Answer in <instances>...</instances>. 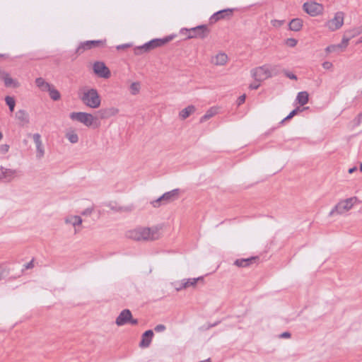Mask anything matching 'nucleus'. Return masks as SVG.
Masks as SVG:
<instances>
[{
    "mask_svg": "<svg viewBox=\"0 0 362 362\" xmlns=\"http://www.w3.org/2000/svg\"><path fill=\"white\" fill-rule=\"evenodd\" d=\"M33 139L36 147V157L41 159L45 156V148L40 134L36 133L33 135Z\"/></svg>",
    "mask_w": 362,
    "mask_h": 362,
    "instance_id": "a211bd4d",
    "label": "nucleus"
},
{
    "mask_svg": "<svg viewBox=\"0 0 362 362\" xmlns=\"http://www.w3.org/2000/svg\"><path fill=\"white\" fill-rule=\"evenodd\" d=\"M362 42V36L360 37V39L358 40V41L357 42V44L358 43H361Z\"/></svg>",
    "mask_w": 362,
    "mask_h": 362,
    "instance_id": "864d4df0",
    "label": "nucleus"
},
{
    "mask_svg": "<svg viewBox=\"0 0 362 362\" xmlns=\"http://www.w3.org/2000/svg\"><path fill=\"white\" fill-rule=\"evenodd\" d=\"M303 11L311 17L321 16L325 13V6L322 4L315 0L305 1L302 6Z\"/></svg>",
    "mask_w": 362,
    "mask_h": 362,
    "instance_id": "6e6552de",
    "label": "nucleus"
},
{
    "mask_svg": "<svg viewBox=\"0 0 362 362\" xmlns=\"http://www.w3.org/2000/svg\"><path fill=\"white\" fill-rule=\"evenodd\" d=\"M322 66L325 70L332 71L333 69V64L329 61H325L322 64Z\"/></svg>",
    "mask_w": 362,
    "mask_h": 362,
    "instance_id": "a19ab883",
    "label": "nucleus"
},
{
    "mask_svg": "<svg viewBox=\"0 0 362 362\" xmlns=\"http://www.w3.org/2000/svg\"><path fill=\"white\" fill-rule=\"evenodd\" d=\"M280 337L281 338H286V339H288L291 337V334L288 332H283L282 334H280Z\"/></svg>",
    "mask_w": 362,
    "mask_h": 362,
    "instance_id": "de8ad7c7",
    "label": "nucleus"
},
{
    "mask_svg": "<svg viewBox=\"0 0 362 362\" xmlns=\"http://www.w3.org/2000/svg\"><path fill=\"white\" fill-rule=\"evenodd\" d=\"M356 170V167L351 168L349 169V173H353Z\"/></svg>",
    "mask_w": 362,
    "mask_h": 362,
    "instance_id": "603ef678",
    "label": "nucleus"
},
{
    "mask_svg": "<svg viewBox=\"0 0 362 362\" xmlns=\"http://www.w3.org/2000/svg\"><path fill=\"white\" fill-rule=\"evenodd\" d=\"M129 47H130V45H128V44L120 45L117 46V49L119 50V49H125Z\"/></svg>",
    "mask_w": 362,
    "mask_h": 362,
    "instance_id": "09e8293b",
    "label": "nucleus"
},
{
    "mask_svg": "<svg viewBox=\"0 0 362 362\" xmlns=\"http://www.w3.org/2000/svg\"><path fill=\"white\" fill-rule=\"evenodd\" d=\"M180 34L185 35L187 39L192 38H205L209 33V30L206 25H202L192 28H182L180 30Z\"/></svg>",
    "mask_w": 362,
    "mask_h": 362,
    "instance_id": "0eeeda50",
    "label": "nucleus"
},
{
    "mask_svg": "<svg viewBox=\"0 0 362 362\" xmlns=\"http://www.w3.org/2000/svg\"><path fill=\"white\" fill-rule=\"evenodd\" d=\"M115 323L117 326H122L127 323L136 325L138 321L132 317V313L129 310L125 309L123 310L116 318Z\"/></svg>",
    "mask_w": 362,
    "mask_h": 362,
    "instance_id": "f8f14e48",
    "label": "nucleus"
},
{
    "mask_svg": "<svg viewBox=\"0 0 362 362\" xmlns=\"http://www.w3.org/2000/svg\"><path fill=\"white\" fill-rule=\"evenodd\" d=\"M349 41L348 39L343 35L341 42L336 45L338 52L345 51L349 45Z\"/></svg>",
    "mask_w": 362,
    "mask_h": 362,
    "instance_id": "72a5a7b5",
    "label": "nucleus"
},
{
    "mask_svg": "<svg viewBox=\"0 0 362 362\" xmlns=\"http://www.w3.org/2000/svg\"><path fill=\"white\" fill-rule=\"evenodd\" d=\"M233 11L231 9H225L220 11L216 12L211 17V20L216 21H219L220 19L224 18L226 16H229L232 14Z\"/></svg>",
    "mask_w": 362,
    "mask_h": 362,
    "instance_id": "a878e982",
    "label": "nucleus"
},
{
    "mask_svg": "<svg viewBox=\"0 0 362 362\" xmlns=\"http://www.w3.org/2000/svg\"><path fill=\"white\" fill-rule=\"evenodd\" d=\"M256 257H250L247 259H240L235 261L234 264L238 267H246L252 264Z\"/></svg>",
    "mask_w": 362,
    "mask_h": 362,
    "instance_id": "bb28decb",
    "label": "nucleus"
},
{
    "mask_svg": "<svg viewBox=\"0 0 362 362\" xmlns=\"http://www.w3.org/2000/svg\"><path fill=\"white\" fill-rule=\"evenodd\" d=\"M298 44V40L295 38L290 37L285 40V45L288 47H295Z\"/></svg>",
    "mask_w": 362,
    "mask_h": 362,
    "instance_id": "4c0bfd02",
    "label": "nucleus"
},
{
    "mask_svg": "<svg viewBox=\"0 0 362 362\" xmlns=\"http://www.w3.org/2000/svg\"><path fill=\"white\" fill-rule=\"evenodd\" d=\"M3 56L2 54H0V57Z\"/></svg>",
    "mask_w": 362,
    "mask_h": 362,
    "instance_id": "13d9d810",
    "label": "nucleus"
},
{
    "mask_svg": "<svg viewBox=\"0 0 362 362\" xmlns=\"http://www.w3.org/2000/svg\"><path fill=\"white\" fill-rule=\"evenodd\" d=\"M36 86L42 91H46L49 88L52 84L47 82L43 78L38 77L35 80Z\"/></svg>",
    "mask_w": 362,
    "mask_h": 362,
    "instance_id": "393cba45",
    "label": "nucleus"
},
{
    "mask_svg": "<svg viewBox=\"0 0 362 362\" xmlns=\"http://www.w3.org/2000/svg\"><path fill=\"white\" fill-rule=\"evenodd\" d=\"M100 112H101L103 115V117L107 118L118 115L119 112V110L116 107H109L101 110Z\"/></svg>",
    "mask_w": 362,
    "mask_h": 362,
    "instance_id": "b1692460",
    "label": "nucleus"
},
{
    "mask_svg": "<svg viewBox=\"0 0 362 362\" xmlns=\"http://www.w3.org/2000/svg\"><path fill=\"white\" fill-rule=\"evenodd\" d=\"M105 40H88L81 42L77 47L76 52L81 54L86 50L93 48L103 47L105 45Z\"/></svg>",
    "mask_w": 362,
    "mask_h": 362,
    "instance_id": "ddd939ff",
    "label": "nucleus"
},
{
    "mask_svg": "<svg viewBox=\"0 0 362 362\" xmlns=\"http://www.w3.org/2000/svg\"><path fill=\"white\" fill-rule=\"evenodd\" d=\"M5 102L6 105L8 106L10 111L13 112L14 110V107L16 105L15 99L11 96H6L5 98Z\"/></svg>",
    "mask_w": 362,
    "mask_h": 362,
    "instance_id": "f704fd0d",
    "label": "nucleus"
},
{
    "mask_svg": "<svg viewBox=\"0 0 362 362\" xmlns=\"http://www.w3.org/2000/svg\"><path fill=\"white\" fill-rule=\"evenodd\" d=\"M129 238L136 240H153L160 236V228L153 226L152 228H136L127 232Z\"/></svg>",
    "mask_w": 362,
    "mask_h": 362,
    "instance_id": "f257e3e1",
    "label": "nucleus"
},
{
    "mask_svg": "<svg viewBox=\"0 0 362 362\" xmlns=\"http://www.w3.org/2000/svg\"><path fill=\"white\" fill-rule=\"evenodd\" d=\"M245 98H246V96L245 95H240L238 98V100H237V103L238 105H240L241 104H243L245 101Z\"/></svg>",
    "mask_w": 362,
    "mask_h": 362,
    "instance_id": "c03bdc74",
    "label": "nucleus"
},
{
    "mask_svg": "<svg viewBox=\"0 0 362 362\" xmlns=\"http://www.w3.org/2000/svg\"><path fill=\"white\" fill-rule=\"evenodd\" d=\"M344 18L345 13L343 11H337L325 23L324 27L331 33L337 31L343 27Z\"/></svg>",
    "mask_w": 362,
    "mask_h": 362,
    "instance_id": "423d86ee",
    "label": "nucleus"
},
{
    "mask_svg": "<svg viewBox=\"0 0 362 362\" xmlns=\"http://www.w3.org/2000/svg\"><path fill=\"white\" fill-rule=\"evenodd\" d=\"M1 79L4 81V85L8 88H17L21 86L20 82L16 78H12L7 73L2 74Z\"/></svg>",
    "mask_w": 362,
    "mask_h": 362,
    "instance_id": "6ab92c4d",
    "label": "nucleus"
},
{
    "mask_svg": "<svg viewBox=\"0 0 362 362\" xmlns=\"http://www.w3.org/2000/svg\"><path fill=\"white\" fill-rule=\"evenodd\" d=\"M3 138V134L2 133L0 132V141Z\"/></svg>",
    "mask_w": 362,
    "mask_h": 362,
    "instance_id": "5fc2aeb1",
    "label": "nucleus"
},
{
    "mask_svg": "<svg viewBox=\"0 0 362 362\" xmlns=\"http://www.w3.org/2000/svg\"><path fill=\"white\" fill-rule=\"evenodd\" d=\"M362 33V25L358 27L353 28L346 30L344 36L350 41L352 38L356 37V36L361 35Z\"/></svg>",
    "mask_w": 362,
    "mask_h": 362,
    "instance_id": "4be33fe9",
    "label": "nucleus"
},
{
    "mask_svg": "<svg viewBox=\"0 0 362 362\" xmlns=\"http://www.w3.org/2000/svg\"><path fill=\"white\" fill-rule=\"evenodd\" d=\"M298 111V109L293 110L292 112H290V114L284 120L291 119L294 115H296Z\"/></svg>",
    "mask_w": 362,
    "mask_h": 362,
    "instance_id": "37998d69",
    "label": "nucleus"
},
{
    "mask_svg": "<svg viewBox=\"0 0 362 362\" xmlns=\"http://www.w3.org/2000/svg\"><path fill=\"white\" fill-rule=\"evenodd\" d=\"M18 177V171L14 169L0 167V180L4 182H11Z\"/></svg>",
    "mask_w": 362,
    "mask_h": 362,
    "instance_id": "f3484780",
    "label": "nucleus"
},
{
    "mask_svg": "<svg viewBox=\"0 0 362 362\" xmlns=\"http://www.w3.org/2000/svg\"><path fill=\"white\" fill-rule=\"evenodd\" d=\"M360 169H361V170L362 171V164H361V166H360Z\"/></svg>",
    "mask_w": 362,
    "mask_h": 362,
    "instance_id": "4d7b16f0",
    "label": "nucleus"
},
{
    "mask_svg": "<svg viewBox=\"0 0 362 362\" xmlns=\"http://www.w3.org/2000/svg\"><path fill=\"white\" fill-rule=\"evenodd\" d=\"M141 83L139 81L132 82L129 86V93L132 95H138L141 91Z\"/></svg>",
    "mask_w": 362,
    "mask_h": 362,
    "instance_id": "7c9ffc66",
    "label": "nucleus"
},
{
    "mask_svg": "<svg viewBox=\"0 0 362 362\" xmlns=\"http://www.w3.org/2000/svg\"><path fill=\"white\" fill-rule=\"evenodd\" d=\"M288 77L291 79H293V80H297V77L295 74H288Z\"/></svg>",
    "mask_w": 362,
    "mask_h": 362,
    "instance_id": "8fccbe9b",
    "label": "nucleus"
},
{
    "mask_svg": "<svg viewBox=\"0 0 362 362\" xmlns=\"http://www.w3.org/2000/svg\"><path fill=\"white\" fill-rule=\"evenodd\" d=\"M64 223L73 228L75 234L78 233L83 228V219L81 216L69 214L64 218Z\"/></svg>",
    "mask_w": 362,
    "mask_h": 362,
    "instance_id": "9d476101",
    "label": "nucleus"
},
{
    "mask_svg": "<svg viewBox=\"0 0 362 362\" xmlns=\"http://www.w3.org/2000/svg\"><path fill=\"white\" fill-rule=\"evenodd\" d=\"M218 112V108L216 107H213L209 109L201 117V122H204L206 120L209 119L212 117L215 116Z\"/></svg>",
    "mask_w": 362,
    "mask_h": 362,
    "instance_id": "cd10ccee",
    "label": "nucleus"
},
{
    "mask_svg": "<svg viewBox=\"0 0 362 362\" xmlns=\"http://www.w3.org/2000/svg\"><path fill=\"white\" fill-rule=\"evenodd\" d=\"M47 92L49 93V97L54 101L59 100L61 98L60 93L52 85Z\"/></svg>",
    "mask_w": 362,
    "mask_h": 362,
    "instance_id": "2f4dec72",
    "label": "nucleus"
},
{
    "mask_svg": "<svg viewBox=\"0 0 362 362\" xmlns=\"http://www.w3.org/2000/svg\"><path fill=\"white\" fill-rule=\"evenodd\" d=\"M174 38L173 35L168 36L163 39H154L151 40L150 42L144 44L141 48L145 51H149L154 48L161 47L168 42L171 41Z\"/></svg>",
    "mask_w": 362,
    "mask_h": 362,
    "instance_id": "2eb2a0df",
    "label": "nucleus"
},
{
    "mask_svg": "<svg viewBox=\"0 0 362 362\" xmlns=\"http://www.w3.org/2000/svg\"><path fill=\"white\" fill-rule=\"evenodd\" d=\"M359 203L360 200L356 196L341 199L329 212V216L332 217L336 215H343L346 214Z\"/></svg>",
    "mask_w": 362,
    "mask_h": 362,
    "instance_id": "7ed1b4c3",
    "label": "nucleus"
},
{
    "mask_svg": "<svg viewBox=\"0 0 362 362\" xmlns=\"http://www.w3.org/2000/svg\"><path fill=\"white\" fill-rule=\"evenodd\" d=\"M93 70L94 74L100 78H108L110 77V71L103 62H95L93 65Z\"/></svg>",
    "mask_w": 362,
    "mask_h": 362,
    "instance_id": "4468645a",
    "label": "nucleus"
},
{
    "mask_svg": "<svg viewBox=\"0 0 362 362\" xmlns=\"http://www.w3.org/2000/svg\"><path fill=\"white\" fill-rule=\"evenodd\" d=\"M199 362H210V361H209V359H207V360L202 361H199Z\"/></svg>",
    "mask_w": 362,
    "mask_h": 362,
    "instance_id": "6e6d98bb",
    "label": "nucleus"
},
{
    "mask_svg": "<svg viewBox=\"0 0 362 362\" xmlns=\"http://www.w3.org/2000/svg\"><path fill=\"white\" fill-rule=\"evenodd\" d=\"M4 275V268L0 265V279H2Z\"/></svg>",
    "mask_w": 362,
    "mask_h": 362,
    "instance_id": "3c124183",
    "label": "nucleus"
},
{
    "mask_svg": "<svg viewBox=\"0 0 362 362\" xmlns=\"http://www.w3.org/2000/svg\"><path fill=\"white\" fill-rule=\"evenodd\" d=\"M69 118L74 122H78L88 128H97L100 125L98 118L87 112H71Z\"/></svg>",
    "mask_w": 362,
    "mask_h": 362,
    "instance_id": "20e7f679",
    "label": "nucleus"
},
{
    "mask_svg": "<svg viewBox=\"0 0 362 362\" xmlns=\"http://www.w3.org/2000/svg\"><path fill=\"white\" fill-rule=\"evenodd\" d=\"M165 329V327L163 325H158L155 327V330L158 332H163Z\"/></svg>",
    "mask_w": 362,
    "mask_h": 362,
    "instance_id": "a18cd8bd",
    "label": "nucleus"
},
{
    "mask_svg": "<svg viewBox=\"0 0 362 362\" xmlns=\"http://www.w3.org/2000/svg\"><path fill=\"white\" fill-rule=\"evenodd\" d=\"M15 117L22 126L26 125L30 122L29 115L24 110H19L15 113Z\"/></svg>",
    "mask_w": 362,
    "mask_h": 362,
    "instance_id": "412c9836",
    "label": "nucleus"
},
{
    "mask_svg": "<svg viewBox=\"0 0 362 362\" xmlns=\"http://www.w3.org/2000/svg\"><path fill=\"white\" fill-rule=\"evenodd\" d=\"M78 98L82 103L90 108L97 109L101 105V98L95 88L83 87L78 90Z\"/></svg>",
    "mask_w": 362,
    "mask_h": 362,
    "instance_id": "f03ea898",
    "label": "nucleus"
},
{
    "mask_svg": "<svg viewBox=\"0 0 362 362\" xmlns=\"http://www.w3.org/2000/svg\"><path fill=\"white\" fill-rule=\"evenodd\" d=\"M229 62L228 55L223 51H218L211 55L210 63L214 66H225Z\"/></svg>",
    "mask_w": 362,
    "mask_h": 362,
    "instance_id": "9b49d317",
    "label": "nucleus"
},
{
    "mask_svg": "<svg viewBox=\"0 0 362 362\" xmlns=\"http://www.w3.org/2000/svg\"><path fill=\"white\" fill-rule=\"evenodd\" d=\"M195 111V107L193 105H189L182 110L180 113L179 116L182 119H185L187 118L191 114H192Z\"/></svg>",
    "mask_w": 362,
    "mask_h": 362,
    "instance_id": "c85d7f7f",
    "label": "nucleus"
},
{
    "mask_svg": "<svg viewBox=\"0 0 362 362\" xmlns=\"http://www.w3.org/2000/svg\"><path fill=\"white\" fill-rule=\"evenodd\" d=\"M172 285L173 286V287L175 288V289L177 291H180L181 290L186 289L185 279H182L180 281H175V282L172 283Z\"/></svg>",
    "mask_w": 362,
    "mask_h": 362,
    "instance_id": "c9c22d12",
    "label": "nucleus"
},
{
    "mask_svg": "<svg viewBox=\"0 0 362 362\" xmlns=\"http://www.w3.org/2000/svg\"><path fill=\"white\" fill-rule=\"evenodd\" d=\"M202 280L203 277L202 276L197 278L185 279V287L186 288L189 287H195L197 282Z\"/></svg>",
    "mask_w": 362,
    "mask_h": 362,
    "instance_id": "473e14b6",
    "label": "nucleus"
},
{
    "mask_svg": "<svg viewBox=\"0 0 362 362\" xmlns=\"http://www.w3.org/2000/svg\"><path fill=\"white\" fill-rule=\"evenodd\" d=\"M10 146L7 144H3L0 145V153L6 154L8 152Z\"/></svg>",
    "mask_w": 362,
    "mask_h": 362,
    "instance_id": "79ce46f5",
    "label": "nucleus"
},
{
    "mask_svg": "<svg viewBox=\"0 0 362 362\" xmlns=\"http://www.w3.org/2000/svg\"><path fill=\"white\" fill-rule=\"evenodd\" d=\"M271 24L273 27L279 28L284 24V21L274 19L271 21Z\"/></svg>",
    "mask_w": 362,
    "mask_h": 362,
    "instance_id": "ea45409f",
    "label": "nucleus"
},
{
    "mask_svg": "<svg viewBox=\"0 0 362 362\" xmlns=\"http://www.w3.org/2000/svg\"><path fill=\"white\" fill-rule=\"evenodd\" d=\"M325 51L327 54H331V53H334V52H338V50H337V45L333 44V45H328L325 49Z\"/></svg>",
    "mask_w": 362,
    "mask_h": 362,
    "instance_id": "58836bf2",
    "label": "nucleus"
},
{
    "mask_svg": "<svg viewBox=\"0 0 362 362\" xmlns=\"http://www.w3.org/2000/svg\"><path fill=\"white\" fill-rule=\"evenodd\" d=\"M180 194L179 189H175L163 194L161 197L151 202L154 207H159L176 200Z\"/></svg>",
    "mask_w": 362,
    "mask_h": 362,
    "instance_id": "1a4fd4ad",
    "label": "nucleus"
},
{
    "mask_svg": "<svg viewBox=\"0 0 362 362\" xmlns=\"http://www.w3.org/2000/svg\"><path fill=\"white\" fill-rule=\"evenodd\" d=\"M153 337V332L152 330L149 329L146 331L141 337V340L139 343V346L141 348H147L150 346L152 339Z\"/></svg>",
    "mask_w": 362,
    "mask_h": 362,
    "instance_id": "aec40b11",
    "label": "nucleus"
},
{
    "mask_svg": "<svg viewBox=\"0 0 362 362\" xmlns=\"http://www.w3.org/2000/svg\"><path fill=\"white\" fill-rule=\"evenodd\" d=\"M309 95L306 91L299 92L296 97V101L300 105H304L308 102Z\"/></svg>",
    "mask_w": 362,
    "mask_h": 362,
    "instance_id": "c756f323",
    "label": "nucleus"
},
{
    "mask_svg": "<svg viewBox=\"0 0 362 362\" xmlns=\"http://www.w3.org/2000/svg\"><path fill=\"white\" fill-rule=\"evenodd\" d=\"M92 212H93V209L90 208H88L86 210L83 211L81 212V214L83 216H88V215L91 214Z\"/></svg>",
    "mask_w": 362,
    "mask_h": 362,
    "instance_id": "49530a36",
    "label": "nucleus"
},
{
    "mask_svg": "<svg viewBox=\"0 0 362 362\" xmlns=\"http://www.w3.org/2000/svg\"><path fill=\"white\" fill-rule=\"evenodd\" d=\"M276 74L277 71L276 67L270 64L257 66L250 71V75L252 78H258L259 81H262L276 75Z\"/></svg>",
    "mask_w": 362,
    "mask_h": 362,
    "instance_id": "39448f33",
    "label": "nucleus"
},
{
    "mask_svg": "<svg viewBox=\"0 0 362 362\" xmlns=\"http://www.w3.org/2000/svg\"><path fill=\"white\" fill-rule=\"evenodd\" d=\"M64 137L71 144H76L80 141L78 130L74 127H69L65 129Z\"/></svg>",
    "mask_w": 362,
    "mask_h": 362,
    "instance_id": "dca6fc26",
    "label": "nucleus"
},
{
    "mask_svg": "<svg viewBox=\"0 0 362 362\" xmlns=\"http://www.w3.org/2000/svg\"><path fill=\"white\" fill-rule=\"evenodd\" d=\"M262 82L258 78H253V81L249 84L248 88L250 90H257L260 87Z\"/></svg>",
    "mask_w": 362,
    "mask_h": 362,
    "instance_id": "e433bc0d",
    "label": "nucleus"
},
{
    "mask_svg": "<svg viewBox=\"0 0 362 362\" xmlns=\"http://www.w3.org/2000/svg\"><path fill=\"white\" fill-rule=\"evenodd\" d=\"M303 25V21L299 18L292 19L288 23L289 29L294 32L300 31L302 29Z\"/></svg>",
    "mask_w": 362,
    "mask_h": 362,
    "instance_id": "5701e85b",
    "label": "nucleus"
}]
</instances>
